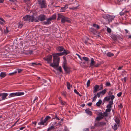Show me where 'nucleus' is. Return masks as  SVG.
Returning <instances> with one entry per match:
<instances>
[{
    "label": "nucleus",
    "instance_id": "9",
    "mask_svg": "<svg viewBox=\"0 0 131 131\" xmlns=\"http://www.w3.org/2000/svg\"><path fill=\"white\" fill-rule=\"evenodd\" d=\"M100 86L97 85H96L94 86V87L93 88V93H95L97 92L100 91L99 90Z\"/></svg>",
    "mask_w": 131,
    "mask_h": 131
},
{
    "label": "nucleus",
    "instance_id": "31",
    "mask_svg": "<svg viewBox=\"0 0 131 131\" xmlns=\"http://www.w3.org/2000/svg\"><path fill=\"white\" fill-rule=\"evenodd\" d=\"M51 118V117H50L49 116H47L45 118L44 120H45V122H46V123H47L46 122L47 121H48L49 119Z\"/></svg>",
    "mask_w": 131,
    "mask_h": 131
},
{
    "label": "nucleus",
    "instance_id": "16",
    "mask_svg": "<svg viewBox=\"0 0 131 131\" xmlns=\"http://www.w3.org/2000/svg\"><path fill=\"white\" fill-rule=\"evenodd\" d=\"M34 17L32 16H30L29 15V17L28 21L30 22H33L34 21Z\"/></svg>",
    "mask_w": 131,
    "mask_h": 131
},
{
    "label": "nucleus",
    "instance_id": "57",
    "mask_svg": "<svg viewBox=\"0 0 131 131\" xmlns=\"http://www.w3.org/2000/svg\"><path fill=\"white\" fill-rule=\"evenodd\" d=\"M103 85L101 84L100 86L99 90H102L103 89Z\"/></svg>",
    "mask_w": 131,
    "mask_h": 131
},
{
    "label": "nucleus",
    "instance_id": "42",
    "mask_svg": "<svg viewBox=\"0 0 131 131\" xmlns=\"http://www.w3.org/2000/svg\"><path fill=\"white\" fill-rule=\"evenodd\" d=\"M60 103L61 104V105H65L66 104V103L64 101H63L61 100L60 101Z\"/></svg>",
    "mask_w": 131,
    "mask_h": 131
},
{
    "label": "nucleus",
    "instance_id": "47",
    "mask_svg": "<svg viewBox=\"0 0 131 131\" xmlns=\"http://www.w3.org/2000/svg\"><path fill=\"white\" fill-rule=\"evenodd\" d=\"M4 32L5 33H7L9 32L8 28L7 27H6V29L4 30Z\"/></svg>",
    "mask_w": 131,
    "mask_h": 131
},
{
    "label": "nucleus",
    "instance_id": "7",
    "mask_svg": "<svg viewBox=\"0 0 131 131\" xmlns=\"http://www.w3.org/2000/svg\"><path fill=\"white\" fill-rule=\"evenodd\" d=\"M63 68L65 71L67 73H69L70 72V68L67 67L66 65V62L64 63Z\"/></svg>",
    "mask_w": 131,
    "mask_h": 131
},
{
    "label": "nucleus",
    "instance_id": "28",
    "mask_svg": "<svg viewBox=\"0 0 131 131\" xmlns=\"http://www.w3.org/2000/svg\"><path fill=\"white\" fill-rule=\"evenodd\" d=\"M94 126L95 127H99L100 126V122H95L94 124Z\"/></svg>",
    "mask_w": 131,
    "mask_h": 131
},
{
    "label": "nucleus",
    "instance_id": "49",
    "mask_svg": "<svg viewBox=\"0 0 131 131\" xmlns=\"http://www.w3.org/2000/svg\"><path fill=\"white\" fill-rule=\"evenodd\" d=\"M107 30L108 32L109 33H111V29L108 27H107Z\"/></svg>",
    "mask_w": 131,
    "mask_h": 131
},
{
    "label": "nucleus",
    "instance_id": "40",
    "mask_svg": "<svg viewBox=\"0 0 131 131\" xmlns=\"http://www.w3.org/2000/svg\"><path fill=\"white\" fill-rule=\"evenodd\" d=\"M82 58L84 60L86 61H88L89 60L88 58L85 57H83Z\"/></svg>",
    "mask_w": 131,
    "mask_h": 131
},
{
    "label": "nucleus",
    "instance_id": "1",
    "mask_svg": "<svg viewBox=\"0 0 131 131\" xmlns=\"http://www.w3.org/2000/svg\"><path fill=\"white\" fill-rule=\"evenodd\" d=\"M63 51V52L61 53L52 54V55L53 56V61L54 63H55V64L54 65H52L53 66L58 65V62L59 61H60V58L59 57V56L63 55H66L69 53V52L68 50H66L64 49Z\"/></svg>",
    "mask_w": 131,
    "mask_h": 131
},
{
    "label": "nucleus",
    "instance_id": "62",
    "mask_svg": "<svg viewBox=\"0 0 131 131\" xmlns=\"http://www.w3.org/2000/svg\"><path fill=\"white\" fill-rule=\"evenodd\" d=\"M119 107L121 108L123 107V106L122 105V104L121 103L119 105Z\"/></svg>",
    "mask_w": 131,
    "mask_h": 131
},
{
    "label": "nucleus",
    "instance_id": "23",
    "mask_svg": "<svg viewBox=\"0 0 131 131\" xmlns=\"http://www.w3.org/2000/svg\"><path fill=\"white\" fill-rule=\"evenodd\" d=\"M114 54L113 53H112L110 52H107L106 53V55L107 57H111L114 56Z\"/></svg>",
    "mask_w": 131,
    "mask_h": 131
},
{
    "label": "nucleus",
    "instance_id": "15",
    "mask_svg": "<svg viewBox=\"0 0 131 131\" xmlns=\"http://www.w3.org/2000/svg\"><path fill=\"white\" fill-rule=\"evenodd\" d=\"M86 113L88 115L91 116L92 115V112L90 110L89 108L86 109L85 110Z\"/></svg>",
    "mask_w": 131,
    "mask_h": 131
},
{
    "label": "nucleus",
    "instance_id": "12",
    "mask_svg": "<svg viewBox=\"0 0 131 131\" xmlns=\"http://www.w3.org/2000/svg\"><path fill=\"white\" fill-rule=\"evenodd\" d=\"M8 95V94L6 93H2V100H5L6 98V97Z\"/></svg>",
    "mask_w": 131,
    "mask_h": 131
},
{
    "label": "nucleus",
    "instance_id": "20",
    "mask_svg": "<svg viewBox=\"0 0 131 131\" xmlns=\"http://www.w3.org/2000/svg\"><path fill=\"white\" fill-rule=\"evenodd\" d=\"M102 102V101L101 100H99L96 103V106L98 107H99L101 104Z\"/></svg>",
    "mask_w": 131,
    "mask_h": 131
},
{
    "label": "nucleus",
    "instance_id": "56",
    "mask_svg": "<svg viewBox=\"0 0 131 131\" xmlns=\"http://www.w3.org/2000/svg\"><path fill=\"white\" fill-rule=\"evenodd\" d=\"M111 97L110 98L111 99V100L113 101V100L115 98V96L114 95H112L111 96H110Z\"/></svg>",
    "mask_w": 131,
    "mask_h": 131
},
{
    "label": "nucleus",
    "instance_id": "30",
    "mask_svg": "<svg viewBox=\"0 0 131 131\" xmlns=\"http://www.w3.org/2000/svg\"><path fill=\"white\" fill-rule=\"evenodd\" d=\"M107 90L106 89H104L102 91L100 92L101 94L104 95L106 93Z\"/></svg>",
    "mask_w": 131,
    "mask_h": 131
},
{
    "label": "nucleus",
    "instance_id": "29",
    "mask_svg": "<svg viewBox=\"0 0 131 131\" xmlns=\"http://www.w3.org/2000/svg\"><path fill=\"white\" fill-rule=\"evenodd\" d=\"M104 114V112L103 113L102 112H100L99 113V115L100 116H103V118L104 117H106V116H105Z\"/></svg>",
    "mask_w": 131,
    "mask_h": 131
},
{
    "label": "nucleus",
    "instance_id": "45",
    "mask_svg": "<svg viewBox=\"0 0 131 131\" xmlns=\"http://www.w3.org/2000/svg\"><path fill=\"white\" fill-rule=\"evenodd\" d=\"M52 118L53 119H57L59 120H60L59 118L57 117V116L56 114H55V115L54 116V117Z\"/></svg>",
    "mask_w": 131,
    "mask_h": 131
},
{
    "label": "nucleus",
    "instance_id": "2",
    "mask_svg": "<svg viewBox=\"0 0 131 131\" xmlns=\"http://www.w3.org/2000/svg\"><path fill=\"white\" fill-rule=\"evenodd\" d=\"M53 56V62L51 63L52 62V55H48L46 57H45L43 58V59L45 61H47V63H48L50 64V66L54 68L56 67H58L59 65V61L58 62V65L57 66H52L53 65H54L55 64V63H54L53 61V56Z\"/></svg>",
    "mask_w": 131,
    "mask_h": 131
},
{
    "label": "nucleus",
    "instance_id": "55",
    "mask_svg": "<svg viewBox=\"0 0 131 131\" xmlns=\"http://www.w3.org/2000/svg\"><path fill=\"white\" fill-rule=\"evenodd\" d=\"M122 94V92H119V93H118L117 95L118 97H120Z\"/></svg>",
    "mask_w": 131,
    "mask_h": 131
},
{
    "label": "nucleus",
    "instance_id": "25",
    "mask_svg": "<svg viewBox=\"0 0 131 131\" xmlns=\"http://www.w3.org/2000/svg\"><path fill=\"white\" fill-rule=\"evenodd\" d=\"M112 128L114 130H116L117 129V126L116 124L115 123L114 125L112 126Z\"/></svg>",
    "mask_w": 131,
    "mask_h": 131
},
{
    "label": "nucleus",
    "instance_id": "64",
    "mask_svg": "<svg viewBox=\"0 0 131 131\" xmlns=\"http://www.w3.org/2000/svg\"><path fill=\"white\" fill-rule=\"evenodd\" d=\"M63 8H64V9H66L68 8V5H66L65 6L63 7Z\"/></svg>",
    "mask_w": 131,
    "mask_h": 131
},
{
    "label": "nucleus",
    "instance_id": "38",
    "mask_svg": "<svg viewBox=\"0 0 131 131\" xmlns=\"http://www.w3.org/2000/svg\"><path fill=\"white\" fill-rule=\"evenodd\" d=\"M74 92L76 94H77V95H79L80 96H81V95L80 94L79 92H78L77 91V90L76 89H74Z\"/></svg>",
    "mask_w": 131,
    "mask_h": 131
},
{
    "label": "nucleus",
    "instance_id": "18",
    "mask_svg": "<svg viewBox=\"0 0 131 131\" xmlns=\"http://www.w3.org/2000/svg\"><path fill=\"white\" fill-rule=\"evenodd\" d=\"M111 110V109H110L109 108H107L105 110V112H104V115L105 116H108V114L107 113L108 112H110Z\"/></svg>",
    "mask_w": 131,
    "mask_h": 131
},
{
    "label": "nucleus",
    "instance_id": "34",
    "mask_svg": "<svg viewBox=\"0 0 131 131\" xmlns=\"http://www.w3.org/2000/svg\"><path fill=\"white\" fill-rule=\"evenodd\" d=\"M127 79L128 78L127 77H125L124 78L122 79V80L123 82H124V83H125Z\"/></svg>",
    "mask_w": 131,
    "mask_h": 131
},
{
    "label": "nucleus",
    "instance_id": "27",
    "mask_svg": "<svg viewBox=\"0 0 131 131\" xmlns=\"http://www.w3.org/2000/svg\"><path fill=\"white\" fill-rule=\"evenodd\" d=\"M67 89L68 90H70V88L72 87V86L71 85L70 83L68 82H67Z\"/></svg>",
    "mask_w": 131,
    "mask_h": 131
},
{
    "label": "nucleus",
    "instance_id": "58",
    "mask_svg": "<svg viewBox=\"0 0 131 131\" xmlns=\"http://www.w3.org/2000/svg\"><path fill=\"white\" fill-rule=\"evenodd\" d=\"M86 40H87V41H85L84 42V43H85V44L86 45H88V42H87V41L89 40V39L88 38H86Z\"/></svg>",
    "mask_w": 131,
    "mask_h": 131
},
{
    "label": "nucleus",
    "instance_id": "37",
    "mask_svg": "<svg viewBox=\"0 0 131 131\" xmlns=\"http://www.w3.org/2000/svg\"><path fill=\"white\" fill-rule=\"evenodd\" d=\"M100 126H102L105 125L106 124V123L104 122H100Z\"/></svg>",
    "mask_w": 131,
    "mask_h": 131
},
{
    "label": "nucleus",
    "instance_id": "22",
    "mask_svg": "<svg viewBox=\"0 0 131 131\" xmlns=\"http://www.w3.org/2000/svg\"><path fill=\"white\" fill-rule=\"evenodd\" d=\"M55 128H54L53 126L51 125L48 128L47 131H51L52 130H54L55 129Z\"/></svg>",
    "mask_w": 131,
    "mask_h": 131
},
{
    "label": "nucleus",
    "instance_id": "5",
    "mask_svg": "<svg viewBox=\"0 0 131 131\" xmlns=\"http://www.w3.org/2000/svg\"><path fill=\"white\" fill-rule=\"evenodd\" d=\"M61 21L62 23L63 24H64L66 22L68 23H71V20L70 18L64 16L63 19L61 20Z\"/></svg>",
    "mask_w": 131,
    "mask_h": 131
},
{
    "label": "nucleus",
    "instance_id": "14",
    "mask_svg": "<svg viewBox=\"0 0 131 131\" xmlns=\"http://www.w3.org/2000/svg\"><path fill=\"white\" fill-rule=\"evenodd\" d=\"M56 49L58 51L61 52L63 51L64 48L62 46H58L56 48Z\"/></svg>",
    "mask_w": 131,
    "mask_h": 131
},
{
    "label": "nucleus",
    "instance_id": "17",
    "mask_svg": "<svg viewBox=\"0 0 131 131\" xmlns=\"http://www.w3.org/2000/svg\"><path fill=\"white\" fill-rule=\"evenodd\" d=\"M95 64V62L94 61L93 58L91 59V62L90 64V67H92Z\"/></svg>",
    "mask_w": 131,
    "mask_h": 131
},
{
    "label": "nucleus",
    "instance_id": "50",
    "mask_svg": "<svg viewBox=\"0 0 131 131\" xmlns=\"http://www.w3.org/2000/svg\"><path fill=\"white\" fill-rule=\"evenodd\" d=\"M86 85L88 87L90 86V80H88V81L87 82Z\"/></svg>",
    "mask_w": 131,
    "mask_h": 131
},
{
    "label": "nucleus",
    "instance_id": "44",
    "mask_svg": "<svg viewBox=\"0 0 131 131\" xmlns=\"http://www.w3.org/2000/svg\"><path fill=\"white\" fill-rule=\"evenodd\" d=\"M101 94L100 92L97 93L96 94H95L96 96L98 98H99L100 97Z\"/></svg>",
    "mask_w": 131,
    "mask_h": 131
},
{
    "label": "nucleus",
    "instance_id": "24",
    "mask_svg": "<svg viewBox=\"0 0 131 131\" xmlns=\"http://www.w3.org/2000/svg\"><path fill=\"white\" fill-rule=\"evenodd\" d=\"M64 16L61 14H58V19H61V20H62Z\"/></svg>",
    "mask_w": 131,
    "mask_h": 131
},
{
    "label": "nucleus",
    "instance_id": "8",
    "mask_svg": "<svg viewBox=\"0 0 131 131\" xmlns=\"http://www.w3.org/2000/svg\"><path fill=\"white\" fill-rule=\"evenodd\" d=\"M50 124L56 128V127L57 126L59 125L60 126H61L62 123L61 122H60L58 123H57V122L56 121L54 122L51 123Z\"/></svg>",
    "mask_w": 131,
    "mask_h": 131
},
{
    "label": "nucleus",
    "instance_id": "19",
    "mask_svg": "<svg viewBox=\"0 0 131 131\" xmlns=\"http://www.w3.org/2000/svg\"><path fill=\"white\" fill-rule=\"evenodd\" d=\"M29 16V15H27L23 17V19L24 20L28 21Z\"/></svg>",
    "mask_w": 131,
    "mask_h": 131
},
{
    "label": "nucleus",
    "instance_id": "39",
    "mask_svg": "<svg viewBox=\"0 0 131 131\" xmlns=\"http://www.w3.org/2000/svg\"><path fill=\"white\" fill-rule=\"evenodd\" d=\"M112 38L114 40H117V36L113 35L112 36Z\"/></svg>",
    "mask_w": 131,
    "mask_h": 131
},
{
    "label": "nucleus",
    "instance_id": "48",
    "mask_svg": "<svg viewBox=\"0 0 131 131\" xmlns=\"http://www.w3.org/2000/svg\"><path fill=\"white\" fill-rule=\"evenodd\" d=\"M106 86H111V84L109 82H106Z\"/></svg>",
    "mask_w": 131,
    "mask_h": 131
},
{
    "label": "nucleus",
    "instance_id": "11",
    "mask_svg": "<svg viewBox=\"0 0 131 131\" xmlns=\"http://www.w3.org/2000/svg\"><path fill=\"white\" fill-rule=\"evenodd\" d=\"M114 17L113 16L110 15H108L107 16V20L108 21H107V23H109L112 20H113Z\"/></svg>",
    "mask_w": 131,
    "mask_h": 131
},
{
    "label": "nucleus",
    "instance_id": "4",
    "mask_svg": "<svg viewBox=\"0 0 131 131\" xmlns=\"http://www.w3.org/2000/svg\"><path fill=\"white\" fill-rule=\"evenodd\" d=\"M24 93L23 92H18L16 93H10L8 96L9 98L17 96H21L24 95Z\"/></svg>",
    "mask_w": 131,
    "mask_h": 131
},
{
    "label": "nucleus",
    "instance_id": "63",
    "mask_svg": "<svg viewBox=\"0 0 131 131\" xmlns=\"http://www.w3.org/2000/svg\"><path fill=\"white\" fill-rule=\"evenodd\" d=\"M38 19H37L36 18H34V21H35V22H38Z\"/></svg>",
    "mask_w": 131,
    "mask_h": 131
},
{
    "label": "nucleus",
    "instance_id": "60",
    "mask_svg": "<svg viewBox=\"0 0 131 131\" xmlns=\"http://www.w3.org/2000/svg\"><path fill=\"white\" fill-rule=\"evenodd\" d=\"M65 9H64V8H63V7H62L61 8V9L60 10L61 12H64V10Z\"/></svg>",
    "mask_w": 131,
    "mask_h": 131
},
{
    "label": "nucleus",
    "instance_id": "21",
    "mask_svg": "<svg viewBox=\"0 0 131 131\" xmlns=\"http://www.w3.org/2000/svg\"><path fill=\"white\" fill-rule=\"evenodd\" d=\"M6 75V74L5 72H1L0 74V77L1 78H3Z\"/></svg>",
    "mask_w": 131,
    "mask_h": 131
},
{
    "label": "nucleus",
    "instance_id": "3",
    "mask_svg": "<svg viewBox=\"0 0 131 131\" xmlns=\"http://www.w3.org/2000/svg\"><path fill=\"white\" fill-rule=\"evenodd\" d=\"M38 2L39 6L41 8L47 7V4L45 0H38Z\"/></svg>",
    "mask_w": 131,
    "mask_h": 131
},
{
    "label": "nucleus",
    "instance_id": "33",
    "mask_svg": "<svg viewBox=\"0 0 131 131\" xmlns=\"http://www.w3.org/2000/svg\"><path fill=\"white\" fill-rule=\"evenodd\" d=\"M113 89H111L108 92V95L110 96H111V95L113 94Z\"/></svg>",
    "mask_w": 131,
    "mask_h": 131
},
{
    "label": "nucleus",
    "instance_id": "46",
    "mask_svg": "<svg viewBox=\"0 0 131 131\" xmlns=\"http://www.w3.org/2000/svg\"><path fill=\"white\" fill-rule=\"evenodd\" d=\"M93 26L94 27L96 28H97L99 29V26L95 24H93Z\"/></svg>",
    "mask_w": 131,
    "mask_h": 131
},
{
    "label": "nucleus",
    "instance_id": "32",
    "mask_svg": "<svg viewBox=\"0 0 131 131\" xmlns=\"http://www.w3.org/2000/svg\"><path fill=\"white\" fill-rule=\"evenodd\" d=\"M111 99L110 97L106 96L104 99V100L106 101H108Z\"/></svg>",
    "mask_w": 131,
    "mask_h": 131
},
{
    "label": "nucleus",
    "instance_id": "26",
    "mask_svg": "<svg viewBox=\"0 0 131 131\" xmlns=\"http://www.w3.org/2000/svg\"><path fill=\"white\" fill-rule=\"evenodd\" d=\"M103 117L101 116H99L96 117L95 119V120L97 121H99L101 119H103Z\"/></svg>",
    "mask_w": 131,
    "mask_h": 131
},
{
    "label": "nucleus",
    "instance_id": "59",
    "mask_svg": "<svg viewBox=\"0 0 131 131\" xmlns=\"http://www.w3.org/2000/svg\"><path fill=\"white\" fill-rule=\"evenodd\" d=\"M38 99V97H37V96H36L35 97V99H34L33 101V103H35V101L36 100H37Z\"/></svg>",
    "mask_w": 131,
    "mask_h": 131
},
{
    "label": "nucleus",
    "instance_id": "6",
    "mask_svg": "<svg viewBox=\"0 0 131 131\" xmlns=\"http://www.w3.org/2000/svg\"><path fill=\"white\" fill-rule=\"evenodd\" d=\"M46 18V15H40L38 17V19L40 21L45 20Z\"/></svg>",
    "mask_w": 131,
    "mask_h": 131
},
{
    "label": "nucleus",
    "instance_id": "51",
    "mask_svg": "<svg viewBox=\"0 0 131 131\" xmlns=\"http://www.w3.org/2000/svg\"><path fill=\"white\" fill-rule=\"evenodd\" d=\"M58 70H59L60 72H62V68L60 67H59L57 69Z\"/></svg>",
    "mask_w": 131,
    "mask_h": 131
},
{
    "label": "nucleus",
    "instance_id": "36",
    "mask_svg": "<svg viewBox=\"0 0 131 131\" xmlns=\"http://www.w3.org/2000/svg\"><path fill=\"white\" fill-rule=\"evenodd\" d=\"M97 96H96V95H95L92 99V102H94L96 101L97 99Z\"/></svg>",
    "mask_w": 131,
    "mask_h": 131
},
{
    "label": "nucleus",
    "instance_id": "13",
    "mask_svg": "<svg viewBox=\"0 0 131 131\" xmlns=\"http://www.w3.org/2000/svg\"><path fill=\"white\" fill-rule=\"evenodd\" d=\"M115 122L117 124L118 126L119 125L120 118L119 117L116 116L115 117Z\"/></svg>",
    "mask_w": 131,
    "mask_h": 131
},
{
    "label": "nucleus",
    "instance_id": "53",
    "mask_svg": "<svg viewBox=\"0 0 131 131\" xmlns=\"http://www.w3.org/2000/svg\"><path fill=\"white\" fill-rule=\"evenodd\" d=\"M112 105H111L109 104H108V105H107L106 106V107L107 108H109L110 109H111V108H112Z\"/></svg>",
    "mask_w": 131,
    "mask_h": 131
},
{
    "label": "nucleus",
    "instance_id": "61",
    "mask_svg": "<svg viewBox=\"0 0 131 131\" xmlns=\"http://www.w3.org/2000/svg\"><path fill=\"white\" fill-rule=\"evenodd\" d=\"M53 20L52 19V18H51V17L49 18H48L47 19V20L49 22H50V21L51 20Z\"/></svg>",
    "mask_w": 131,
    "mask_h": 131
},
{
    "label": "nucleus",
    "instance_id": "10",
    "mask_svg": "<svg viewBox=\"0 0 131 131\" xmlns=\"http://www.w3.org/2000/svg\"><path fill=\"white\" fill-rule=\"evenodd\" d=\"M38 124L40 125L46 126L47 124V122L46 123V122H45V120H43L42 118L40 120V122L38 123Z\"/></svg>",
    "mask_w": 131,
    "mask_h": 131
},
{
    "label": "nucleus",
    "instance_id": "52",
    "mask_svg": "<svg viewBox=\"0 0 131 131\" xmlns=\"http://www.w3.org/2000/svg\"><path fill=\"white\" fill-rule=\"evenodd\" d=\"M17 70L18 72V73L21 72L23 70L22 69H17Z\"/></svg>",
    "mask_w": 131,
    "mask_h": 131
},
{
    "label": "nucleus",
    "instance_id": "41",
    "mask_svg": "<svg viewBox=\"0 0 131 131\" xmlns=\"http://www.w3.org/2000/svg\"><path fill=\"white\" fill-rule=\"evenodd\" d=\"M53 20L55 19L56 18V16L55 14H54L50 17Z\"/></svg>",
    "mask_w": 131,
    "mask_h": 131
},
{
    "label": "nucleus",
    "instance_id": "35",
    "mask_svg": "<svg viewBox=\"0 0 131 131\" xmlns=\"http://www.w3.org/2000/svg\"><path fill=\"white\" fill-rule=\"evenodd\" d=\"M128 12V11H126L124 12H123V11H122L119 13V14L121 16H122L124 15L125 13Z\"/></svg>",
    "mask_w": 131,
    "mask_h": 131
},
{
    "label": "nucleus",
    "instance_id": "43",
    "mask_svg": "<svg viewBox=\"0 0 131 131\" xmlns=\"http://www.w3.org/2000/svg\"><path fill=\"white\" fill-rule=\"evenodd\" d=\"M43 24L45 25L49 24L51 23V22H49L47 21H46L43 22Z\"/></svg>",
    "mask_w": 131,
    "mask_h": 131
},
{
    "label": "nucleus",
    "instance_id": "54",
    "mask_svg": "<svg viewBox=\"0 0 131 131\" xmlns=\"http://www.w3.org/2000/svg\"><path fill=\"white\" fill-rule=\"evenodd\" d=\"M113 104V101L111 100L109 102V104H109L110 105H112Z\"/></svg>",
    "mask_w": 131,
    "mask_h": 131
}]
</instances>
